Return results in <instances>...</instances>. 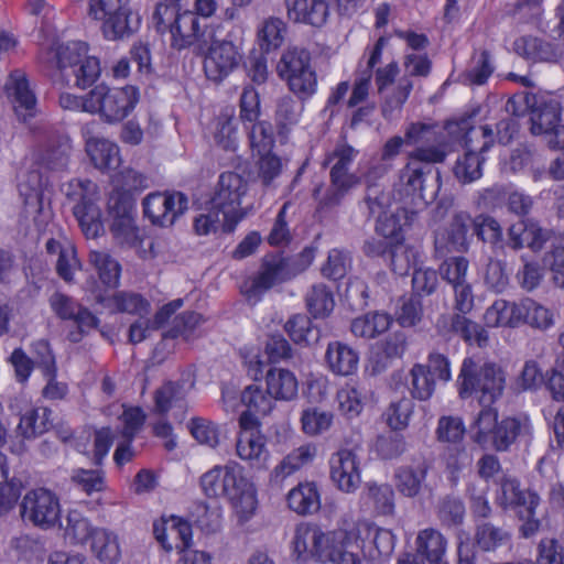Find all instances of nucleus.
I'll return each mask as SVG.
<instances>
[{"label": "nucleus", "mask_w": 564, "mask_h": 564, "mask_svg": "<svg viewBox=\"0 0 564 564\" xmlns=\"http://www.w3.org/2000/svg\"><path fill=\"white\" fill-rule=\"evenodd\" d=\"M315 258V248L305 247L301 252L288 256L282 251L267 253L258 272L241 285L248 302L257 303L273 286L303 273Z\"/></svg>", "instance_id": "f257e3e1"}, {"label": "nucleus", "mask_w": 564, "mask_h": 564, "mask_svg": "<svg viewBox=\"0 0 564 564\" xmlns=\"http://www.w3.org/2000/svg\"><path fill=\"white\" fill-rule=\"evenodd\" d=\"M200 487L208 498H227L242 520H248L257 508L256 489L237 463L206 471L200 477Z\"/></svg>", "instance_id": "f03ea898"}, {"label": "nucleus", "mask_w": 564, "mask_h": 564, "mask_svg": "<svg viewBox=\"0 0 564 564\" xmlns=\"http://www.w3.org/2000/svg\"><path fill=\"white\" fill-rule=\"evenodd\" d=\"M456 387L462 400L475 398L482 409L491 408L503 394L506 372L496 362H481L466 357L462 362Z\"/></svg>", "instance_id": "7ed1b4c3"}, {"label": "nucleus", "mask_w": 564, "mask_h": 564, "mask_svg": "<svg viewBox=\"0 0 564 564\" xmlns=\"http://www.w3.org/2000/svg\"><path fill=\"white\" fill-rule=\"evenodd\" d=\"M475 442L489 445L497 452H508L511 446L521 441H529L532 436V424L524 415L503 416L498 419L494 408L482 409L474 423Z\"/></svg>", "instance_id": "20e7f679"}, {"label": "nucleus", "mask_w": 564, "mask_h": 564, "mask_svg": "<svg viewBox=\"0 0 564 564\" xmlns=\"http://www.w3.org/2000/svg\"><path fill=\"white\" fill-rule=\"evenodd\" d=\"M357 153V150L345 143L338 144L326 156L324 165H328L333 161L334 164L329 171V186L323 193L319 186L313 191L317 212H329L338 207L349 192L361 183L359 175L349 172Z\"/></svg>", "instance_id": "39448f33"}, {"label": "nucleus", "mask_w": 564, "mask_h": 564, "mask_svg": "<svg viewBox=\"0 0 564 564\" xmlns=\"http://www.w3.org/2000/svg\"><path fill=\"white\" fill-rule=\"evenodd\" d=\"M496 502L503 510L513 511L522 522L519 527L520 536L529 539L539 532L541 521L536 517V509L541 498L535 490L523 488L517 477L503 476L500 479Z\"/></svg>", "instance_id": "423d86ee"}, {"label": "nucleus", "mask_w": 564, "mask_h": 564, "mask_svg": "<svg viewBox=\"0 0 564 564\" xmlns=\"http://www.w3.org/2000/svg\"><path fill=\"white\" fill-rule=\"evenodd\" d=\"M464 132L463 140L466 153L459 158L454 166L456 178L466 184L478 180L482 175L481 165L484 163L482 153L487 152L494 144V131L489 126L473 127L468 118H463L458 122L448 123L449 132L453 128Z\"/></svg>", "instance_id": "0eeeda50"}, {"label": "nucleus", "mask_w": 564, "mask_h": 564, "mask_svg": "<svg viewBox=\"0 0 564 564\" xmlns=\"http://www.w3.org/2000/svg\"><path fill=\"white\" fill-rule=\"evenodd\" d=\"M131 0H87V14L100 22V32L107 41H123L139 29Z\"/></svg>", "instance_id": "6e6552de"}, {"label": "nucleus", "mask_w": 564, "mask_h": 564, "mask_svg": "<svg viewBox=\"0 0 564 564\" xmlns=\"http://www.w3.org/2000/svg\"><path fill=\"white\" fill-rule=\"evenodd\" d=\"M66 198L74 203L73 215L86 236L95 239L104 234L101 210L97 205V185L90 180H72L65 191Z\"/></svg>", "instance_id": "1a4fd4ad"}, {"label": "nucleus", "mask_w": 564, "mask_h": 564, "mask_svg": "<svg viewBox=\"0 0 564 564\" xmlns=\"http://www.w3.org/2000/svg\"><path fill=\"white\" fill-rule=\"evenodd\" d=\"M276 72L300 100H306L316 93L317 75L307 50L297 46L285 50L276 65Z\"/></svg>", "instance_id": "9d476101"}, {"label": "nucleus", "mask_w": 564, "mask_h": 564, "mask_svg": "<svg viewBox=\"0 0 564 564\" xmlns=\"http://www.w3.org/2000/svg\"><path fill=\"white\" fill-rule=\"evenodd\" d=\"M140 94L135 86L108 87L105 84L90 90V113H99L108 123H117L127 118L139 102Z\"/></svg>", "instance_id": "9b49d317"}, {"label": "nucleus", "mask_w": 564, "mask_h": 564, "mask_svg": "<svg viewBox=\"0 0 564 564\" xmlns=\"http://www.w3.org/2000/svg\"><path fill=\"white\" fill-rule=\"evenodd\" d=\"M530 132L543 135L551 149H564L562 105L554 96L535 97L530 106Z\"/></svg>", "instance_id": "f8f14e48"}, {"label": "nucleus", "mask_w": 564, "mask_h": 564, "mask_svg": "<svg viewBox=\"0 0 564 564\" xmlns=\"http://www.w3.org/2000/svg\"><path fill=\"white\" fill-rule=\"evenodd\" d=\"M247 192V184L241 175L235 172L220 174L218 187L210 199L213 207L223 210L225 230L232 232L245 214L240 208L241 197Z\"/></svg>", "instance_id": "ddd939ff"}, {"label": "nucleus", "mask_w": 564, "mask_h": 564, "mask_svg": "<svg viewBox=\"0 0 564 564\" xmlns=\"http://www.w3.org/2000/svg\"><path fill=\"white\" fill-rule=\"evenodd\" d=\"M471 225L473 218L468 213L454 214L446 226L434 232L435 256L445 258L451 253L468 252L473 239V234H469Z\"/></svg>", "instance_id": "4468645a"}, {"label": "nucleus", "mask_w": 564, "mask_h": 564, "mask_svg": "<svg viewBox=\"0 0 564 564\" xmlns=\"http://www.w3.org/2000/svg\"><path fill=\"white\" fill-rule=\"evenodd\" d=\"M399 180L408 195H415L425 204L434 202L441 189L440 170L413 161L401 169Z\"/></svg>", "instance_id": "2eb2a0df"}, {"label": "nucleus", "mask_w": 564, "mask_h": 564, "mask_svg": "<svg viewBox=\"0 0 564 564\" xmlns=\"http://www.w3.org/2000/svg\"><path fill=\"white\" fill-rule=\"evenodd\" d=\"M143 214L153 225L170 227L188 208V198L182 192H155L148 194L143 202Z\"/></svg>", "instance_id": "dca6fc26"}, {"label": "nucleus", "mask_w": 564, "mask_h": 564, "mask_svg": "<svg viewBox=\"0 0 564 564\" xmlns=\"http://www.w3.org/2000/svg\"><path fill=\"white\" fill-rule=\"evenodd\" d=\"M21 517L40 528H51L61 516L59 500L54 492L45 488L30 490L21 502Z\"/></svg>", "instance_id": "f3484780"}, {"label": "nucleus", "mask_w": 564, "mask_h": 564, "mask_svg": "<svg viewBox=\"0 0 564 564\" xmlns=\"http://www.w3.org/2000/svg\"><path fill=\"white\" fill-rule=\"evenodd\" d=\"M358 449V447L340 448L329 458L330 479L340 491L346 494L355 492L361 484Z\"/></svg>", "instance_id": "a211bd4d"}, {"label": "nucleus", "mask_w": 564, "mask_h": 564, "mask_svg": "<svg viewBox=\"0 0 564 564\" xmlns=\"http://www.w3.org/2000/svg\"><path fill=\"white\" fill-rule=\"evenodd\" d=\"M241 59L239 47L231 41L215 40L204 59L206 77L214 83H221L239 66Z\"/></svg>", "instance_id": "6ab92c4d"}, {"label": "nucleus", "mask_w": 564, "mask_h": 564, "mask_svg": "<svg viewBox=\"0 0 564 564\" xmlns=\"http://www.w3.org/2000/svg\"><path fill=\"white\" fill-rule=\"evenodd\" d=\"M447 541L445 536L435 529H424L419 532L415 539V552L405 553L398 564H432L444 560Z\"/></svg>", "instance_id": "aec40b11"}, {"label": "nucleus", "mask_w": 564, "mask_h": 564, "mask_svg": "<svg viewBox=\"0 0 564 564\" xmlns=\"http://www.w3.org/2000/svg\"><path fill=\"white\" fill-rule=\"evenodd\" d=\"M153 534L156 541L166 552H171L174 547L189 546L192 541V527L182 518L171 516L162 517L153 523Z\"/></svg>", "instance_id": "412c9836"}, {"label": "nucleus", "mask_w": 564, "mask_h": 564, "mask_svg": "<svg viewBox=\"0 0 564 564\" xmlns=\"http://www.w3.org/2000/svg\"><path fill=\"white\" fill-rule=\"evenodd\" d=\"M206 25H202L200 18L193 11L185 10L181 13L174 24L171 34V46L177 51L188 48L191 46H203L206 44L204 40Z\"/></svg>", "instance_id": "4be33fe9"}, {"label": "nucleus", "mask_w": 564, "mask_h": 564, "mask_svg": "<svg viewBox=\"0 0 564 564\" xmlns=\"http://www.w3.org/2000/svg\"><path fill=\"white\" fill-rule=\"evenodd\" d=\"M286 18L296 24L322 28L329 17L327 0H284Z\"/></svg>", "instance_id": "5701e85b"}, {"label": "nucleus", "mask_w": 564, "mask_h": 564, "mask_svg": "<svg viewBox=\"0 0 564 564\" xmlns=\"http://www.w3.org/2000/svg\"><path fill=\"white\" fill-rule=\"evenodd\" d=\"M474 544L484 553L496 554L502 549H511L512 533L491 521H478L474 529Z\"/></svg>", "instance_id": "b1692460"}, {"label": "nucleus", "mask_w": 564, "mask_h": 564, "mask_svg": "<svg viewBox=\"0 0 564 564\" xmlns=\"http://www.w3.org/2000/svg\"><path fill=\"white\" fill-rule=\"evenodd\" d=\"M432 463L425 458L413 460L410 465L400 466L395 470V486L405 497H416L423 487Z\"/></svg>", "instance_id": "393cba45"}, {"label": "nucleus", "mask_w": 564, "mask_h": 564, "mask_svg": "<svg viewBox=\"0 0 564 564\" xmlns=\"http://www.w3.org/2000/svg\"><path fill=\"white\" fill-rule=\"evenodd\" d=\"M325 360L334 375L347 377L357 371L359 355L347 344L336 340L328 344Z\"/></svg>", "instance_id": "a878e982"}, {"label": "nucleus", "mask_w": 564, "mask_h": 564, "mask_svg": "<svg viewBox=\"0 0 564 564\" xmlns=\"http://www.w3.org/2000/svg\"><path fill=\"white\" fill-rule=\"evenodd\" d=\"M321 543V528L316 524L300 523L295 527L291 540L292 555L296 561H313Z\"/></svg>", "instance_id": "bb28decb"}, {"label": "nucleus", "mask_w": 564, "mask_h": 564, "mask_svg": "<svg viewBox=\"0 0 564 564\" xmlns=\"http://www.w3.org/2000/svg\"><path fill=\"white\" fill-rule=\"evenodd\" d=\"M236 452L241 459L249 462L251 467L258 469L267 467L269 451L263 434L240 432L236 443Z\"/></svg>", "instance_id": "cd10ccee"}, {"label": "nucleus", "mask_w": 564, "mask_h": 564, "mask_svg": "<svg viewBox=\"0 0 564 564\" xmlns=\"http://www.w3.org/2000/svg\"><path fill=\"white\" fill-rule=\"evenodd\" d=\"M267 392L274 400L292 401L297 397L299 381L295 375L284 368H270L265 373Z\"/></svg>", "instance_id": "c85d7f7f"}, {"label": "nucleus", "mask_w": 564, "mask_h": 564, "mask_svg": "<svg viewBox=\"0 0 564 564\" xmlns=\"http://www.w3.org/2000/svg\"><path fill=\"white\" fill-rule=\"evenodd\" d=\"M513 50L518 55L534 62L554 63L561 56L556 45L531 35L517 39L513 42Z\"/></svg>", "instance_id": "c756f323"}, {"label": "nucleus", "mask_w": 564, "mask_h": 564, "mask_svg": "<svg viewBox=\"0 0 564 564\" xmlns=\"http://www.w3.org/2000/svg\"><path fill=\"white\" fill-rule=\"evenodd\" d=\"M86 152L95 167L100 171L115 170L120 165L119 148L107 139H89L86 142Z\"/></svg>", "instance_id": "7c9ffc66"}, {"label": "nucleus", "mask_w": 564, "mask_h": 564, "mask_svg": "<svg viewBox=\"0 0 564 564\" xmlns=\"http://www.w3.org/2000/svg\"><path fill=\"white\" fill-rule=\"evenodd\" d=\"M291 510L301 516L313 514L321 508V499L314 482H300L286 497Z\"/></svg>", "instance_id": "2f4dec72"}, {"label": "nucleus", "mask_w": 564, "mask_h": 564, "mask_svg": "<svg viewBox=\"0 0 564 564\" xmlns=\"http://www.w3.org/2000/svg\"><path fill=\"white\" fill-rule=\"evenodd\" d=\"M70 145L67 140H53L35 155V163L48 171H63L68 164Z\"/></svg>", "instance_id": "473e14b6"}, {"label": "nucleus", "mask_w": 564, "mask_h": 564, "mask_svg": "<svg viewBox=\"0 0 564 564\" xmlns=\"http://www.w3.org/2000/svg\"><path fill=\"white\" fill-rule=\"evenodd\" d=\"M52 414V410L47 408L28 410L20 417L18 433L26 440L42 435L53 426Z\"/></svg>", "instance_id": "72a5a7b5"}, {"label": "nucleus", "mask_w": 564, "mask_h": 564, "mask_svg": "<svg viewBox=\"0 0 564 564\" xmlns=\"http://www.w3.org/2000/svg\"><path fill=\"white\" fill-rule=\"evenodd\" d=\"M516 312L519 324H528L541 330H545L553 325V314L530 297L520 300L516 304Z\"/></svg>", "instance_id": "f704fd0d"}, {"label": "nucleus", "mask_w": 564, "mask_h": 564, "mask_svg": "<svg viewBox=\"0 0 564 564\" xmlns=\"http://www.w3.org/2000/svg\"><path fill=\"white\" fill-rule=\"evenodd\" d=\"M90 549L104 564H116L121 557L118 535L107 529L95 530Z\"/></svg>", "instance_id": "c9c22d12"}, {"label": "nucleus", "mask_w": 564, "mask_h": 564, "mask_svg": "<svg viewBox=\"0 0 564 564\" xmlns=\"http://www.w3.org/2000/svg\"><path fill=\"white\" fill-rule=\"evenodd\" d=\"M315 448L310 445L300 446L286 455L271 473V480L279 482L312 462Z\"/></svg>", "instance_id": "e433bc0d"}, {"label": "nucleus", "mask_w": 564, "mask_h": 564, "mask_svg": "<svg viewBox=\"0 0 564 564\" xmlns=\"http://www.w3.org/2000/svg\"><path fill=\"white\" fill-rule=\"evenodd\" d=\"M89 262L98 272L99 279L107 288L116 289L120 284L121 265L106 251L89 252Z\"/></svg>", "instance_id": "4c0bfd02"}, {"label": "nucleus", "mask_w": 564, "mask_h": 564, "mask_svg": "<svg viewBox=\"0 0 564 564\" xmlns=\"http://www.w3.org/2000/svg\"><path fill=\"white\" fill-rule=\"evenodd\" d=\"M412 89L413 83L410 78H400L393 90L383 97L381 102V116L388 121L397 119Z\"/></svg>", "instance_id": "58836bf2"}, {"label": "nucleus", "mask_w": 564, "mask_h": 564, "mask_svg": "<svg viewBox=\"0 0 564 564\" xmlns=\"http://www.w3.org/2000/svg\"><path fill=\"white\" fill-rule=\"evenodd\" d=\"M307 311L314 318H325L334 310L335 301L332 291L325 284L313 285L305 295Z\"/></svg>", "instance_id": "ea45409f"}, {"label": "nucleus", "mask_w": 564, "mask_h": 564, "mask_svg": "<svg viewBox=\"0 0 564 564\" xmlns=\"http://www.w3.org/2000/svg\"><path fill=\"white\" fill-rule=\"evenodd\" d=\"M6 86L8 90H12L11 94L14 97V109L17 113L20 115V111L23 109L26 111L23 117L30 116L35 107L36 99L29 88L25 76L15 70L10 75V80Z\"/></svg>", "instance_id": "a19ab883"}, {"label": "nucleus", "mask_w": 564, "mask_h": 564, "mask_svg": "<svg viewBox=\"0 0 564 564\" xmlns=\"http://www.w3.org/2000/svg\"><path fill=\"white\" fill-rule=\"evenodd\" d=\"M258 155L254 182H259L265 189L274 188L275 181L282 173V161L271 151L258 153Z\"/></svg>", "instance_id": "79ce46f5"}, {"label": "nucleus", "mask_w": 564, "mask_h": 564, "mask_svg": "<svg viewBox=\"0 0 564 564\" xmlns=\"http://www.w3.org/2000/svg\"><path fill=\"white\" fill-rule=\"evenodd\" d=\"M191 519L202 532L213 534L221 528L223 510L218 505L209 506L199 502L195 505Z\"/></svg>", "instance_id": "37998d69"}, {"label": "nucleus", "mask_w": 564, "mask_h": 564, "mask_svg": "<svg viewBox=\"0 0 564 564\" xmlns=\"http://www.w3.org/2000/svg\"><path fill=\"white\" fill-rule=\"evenodd\" d=\"M516 304H510L505 300L495 301L484 314L485 324L488 327L518 326L519 318L517 317Z\"/></svg>", "instance_id": "c03bdc74"}, {"label": "nucleus", "mask_w": 564, "mask_h": 564, "mask_svg": "<svg viewBox=\"0 0 564 564\" xmlns=\"http://www.w3.org/2000/svg\"><path fill=\"white\" fill-rule=\"evenodd\" d=\"M406 145H427L440 143L444 137L443 130L437 123L412 122L404 132Z\"/></svg>", "instance_id": "a18cd8bd"}, {"label": "nucleus", "mask_w": 564, "mask_h": 564, "mask_svg": "<svg viewBox=\"0 0 564 564\" xmlns=\"http://www.w3.org/2000/svg\"><path fill=\"white\" fill-rule=\"evenodd\" d=\"M379 514H391L394 510V491L388 484H367L362 496Z\"/></svg>", "instance_id": "49530a36"}, {"label": "nucleus", "mask_w": 564, "mask_h": 564, "mask_svg": "<svg viewBox=\"0 0 564 564\" xmlns=\"http://www.w3.org/2000/svg\"><path fill=\"white\" fill-rule=\"evenodd\" d=\"M437 517L447 528H456L464 523L466 508L464 501L456 496L447 495L437 505Z\"/></svg>", "instance_id": "de8ad7c7"}, {"label": "nucleus", "mask_w": 564, "mask_h": 564, "mask_svg": "<svg viewBox=\"0 0 564 564\" xmlns=\"http://www.w3.org/2000/svg\"><path fill=\"white\" fill-rule=\"evenodd\" d=\"M109 230L120 246L135 247L142 242L135 216L121 217L110 220Z\"/></svg>", "instance_id": "09e8293b"}, {"label": "nucleus", "mask_w": 564, "mask_h": 564, "mask_svg": "<svg viewBox=\"0 0 564 564\" xmlns=\"http://www.w3.org/2000/svg\"><path fill=\"white\" fill-rule=\"evenodd\" d=\"M473 236L484 242H489L495 248L503 247V234L500 224L491 216L478 215L473 218Z\"/></svg>", "instance_id": "8fccbe9b"}, {"label": "nucleus", "mask_w": 564, "mask_h": 564, "mask_svg": "<svg viewBox=\"0 0 564 564\" xmlns=\"http://www.w3.org/2000/svg\"><path fill=\"white\" fill-rule=\"evenodd\" d=\"M415 250L402 241L392 242L389 252L386 257V262H389L391 270L400 275H406L412 267L415 264Z\"/></svg>", "instance_id": "3c124183"}, {"label": "nucleus", "mask_w": 564, "mask_h": 564, "mask_svg": "<svg viewBox=\"0 0 564 564\" xmlns=\"http://www.w3.org/2000/svg\"><path fill=\"white\" fill-rule=\"evenodd\" d=\"M109 301L117 312L139 315L140 317L148 315L151 307L147 299L133 292H116Z\"/></svg>", "instance_id": "603ef678"}, {"label": "nucleus", "mask_w": 564, "mask_h": 564, "mask_svg": "<svg viewBox=\"0 0 564 564\" xmlns=\"http://www.w3.org/2000/svg\"><path fill=\"white\" fill-rule=\"evenodd\" d=\"M88 45L85 42H68L58 47L56 52L57 66L61 73L68 75V70H73L84 58H86Z\"/></svg>", "instance_id": "864d4df0"}, {"label": "nucleus", "mask_w": 564, "mask_h": 564, "mask_svg": "<svg viewBox=\"0 0 564 564\" xmlns=\"http://www.w3.org/2000/svg\"><path fill=\"white\" fill-rule=\"evenodd\" d=\"M411 395L413 399L426 401L435 391V380L429 373V368L422 364H415L410 370Z\"/></svg>", "instance_id": "5fc2aeb1"}, {"label": "nucleus", "mask_w": 564, "mask_h": 564, "mask_svg": "<svg viewBox=\"0 0 564 564\" xmlns=\"http://www.w3.org/2000/svg\"><path fill=\"white\" fill-rule=\"evenodd\" d=\"M236 133L235 109L225 108L216 120L215 141L225 150H232L235 148Z\"/></svg>", "instance_id": "6e6d98bb"}, {"label": "nucleus", "mask_w": 564, "mask_h": 564, "mask_svg": "<svg viewBox=\"0 0 564 564\" xmlns=\"http://www.w3.org/2000/svg\"><path fill=\"white\" fill-rule=\"evenodd\" d=\"M241 403L259 415L269 414L274 405L273 399L258 384H250L240 394Z\"/></svg>", "instance_id": "4d7b16f0"}, {"label": "nucleus", "mask_w": 564, "mask_h": 564, "mask_svg": "<svg viewBox=\"0 0 564 564\" xmlns=\"http://www.w3.org/2000/svg\"><path fill=\"white\" fill-rule=\"evenodd\" d=\"M285 31L286 24L282 19L274 17L267 19L258 33L261 48L270 52L280 47L283 43Z\"/></svg>", "instance_id": "13d9d810"}, {"label": "nucleus", "mask_w": 564, "mask_h": 564, "mask_svg": "<svg viewBox=\"0 0 564 564\" xmlns=\"http://www.w3.org/2000/svg\"><path fill=\"white\" fill-rule=\"evenodd\" d=\"M181 13L175 1H161L156 3L152 13V24L161 34L171 33Z\"/></svg>", "instance_id": "bf43d9fd"}, {"label": "nucleus", "mask_w": 564, "mask_h": 564, "mask_svg": "<svg viewBox=\"0 0 564 564\" xmlns=\"http://www.w3.org/2000/svg\"><path fill=\"white\" fill-rule=\"evenodd\" d=\"M284 329L296 344H310L319 337V332L314 329L312 321L303 314H296L289 318Z\"/></svg>", "instance_id": "052dcab7"}, {"label": "nucleus", "mask_w": 564, "mask_h": 564, "mask_svg": "<svg viewBox=\"0 0 564 564\" xmlns=\"http://www.w3.org/2000/svg\"><path fill=\"white\" fill-rule=\"evenodd\" d=\"M414 403L412 399L403 397L392 401L383 413L387 424L394 431L408 426L413 413Z\"/></svg>", "instance_id": "680f3d73"}, {"label": "nucleus", "mask_w": 564, "mask_h": 564, "mask_svg": "<svg viewBox=\"0 0 564 564\" xmlns=\"http://www.w3.org/2000/svg\"><path fill=\"white\" fill-rule=\"evenodd\" d=\"M303 112V105L290 95L280 97L275 106V122L284 129L299 122Z\"/></svg>", "instance_id": "e2e57ef3"}, {"label": "nucleus", "mask_w": 564, "mask_h": 564, "mask_svg": "<svg viewBox=\"0 0 564 564\" xmlns=\"http://www.w3.org/2000/svg\"><path fill=\"white\" fill-rule=\"evenodd\" d=\"M423 316V304L420 296L411 294L400 300V306L395 312V319L402 327L417 325Z\"/></svg>", "instance_id": "0e129e2a"}, {"label": "nucleus", "mask_w": 564, "mask_h": 564, "mask_svg": "<svg viewBox=\"0 0 564 564\" xmlns=\"http://www.w3.org/2000/svg\"><path fill=\"white\" fill-rule=\"evenodd\" d=\"M347 538L348 533L346 531L339 530L325 532L321 529V543H318V550L315 552L313 561L329 563Z\"/></svg>", "instance_id": "69168bd1"}, {"label": "nucleus", "mask_w": 564, "mask_h": 564, "mask_svg": "<svg viewBox=\"0 0 564 564\" xmlns=\"http://www.w3.org/2000/svg\"><path fill=\"white\" fill-rule=\"evenodd\" d=\"M109 219L135 216V202L129 191L115 188L108 199Z\"/></svg>", "instance_id": "338daca9"}, {"label": "nucleus", "mask_w": 564, "mask_h": 564, "mask_svg": "<svg viewBox=\"0 0 564 564\" xmlns=\"http://www.w3.org/2000/svg\"><path fill=\"white\" fill-rule=\"evenodd\" d=\"M338 409L347 419L357 417L364 409L361 392L354 386L346 384L337 392Z\"/></svg>", "instance_id": "774afa93"}]
</instances>
